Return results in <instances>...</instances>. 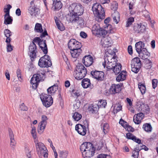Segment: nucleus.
Here are the masks:
<instances>
[{
  "mask_svg": "<svg viewBox=\"0 0 158 158\" xmlns=\"http://www.w3.org/2000/svg\"><path fill=\"white\" fill-rule=\"evenodd\" d=\"M80 149L84 158H90L94 155L95 148L91 143L85 142L81 145Z\"/></svg>",
  "mask_w": 158,
  "mask_h": 158,
  "instance_id": "nucleus-1",
  "label": "nucleus"
},
{
  "mask_svg": "<svg viewBox=\"0 0 158 158\" xmlns=\"http://www.w3.org/2000/svg\"><path fill=\"white\" fill-rule=\"evenodd\" d=\"M109 54V55L106 54V56H105V61L104 63H103V66L105 67L108 70L112 69L113 67L116 64V63L118 61L117 59V57L116 56H113V54H115V53L114 52H108Z\"/></svg>",
  "mask_w": 158,
  "mask_h": 158,
  "instance_id": "nucleus-2",
  "label": "nucleus"
},
{
  "mask_svg": "<svg viewBox=\"0 0 158 158\" xmlns=\"http://www.w3.org/2000/svg\"><path fill=\"white\" fill-rule=\"evenodd\" d=\"M95 20L100 22L105 17V13L101 5L98 3L93 5L92 8Z\"/></svg>",
  "mask_w": 158,
  "mask_h": 158,
  "instance_id": "nucleus-3",
  "label": "nucleus"
},
{
  "mask_svg": "<svg viewBox=\"0 0 158 158\" xmlns=\"http://www.w3.org/2000/svg\"><path fill=\"white\" fill-rule=\"evenodd\" d=\"M87 73L86 69L81 64H78L74 71V76L77 80L83 79Z\"/></svg>",
  "mask_w": 158,
  "mask_h": 158,
  "instance_id": "nucleus-4",
  "label": "nucleus"
},
{
  "mask_svg": "<svg viewBox=\"0 0 158 158\" xmlns=\"http://www.w3.org/2000/svg\"><path fill=\"white\" fill-rule=\"evenodd\" d=\"M69 10L70 13H73L74 14L81 15L84 12V9L81 4L73 3L69 6Z\"/></svg>",
  "mask_w": 158,
  "mask_h": 158,
  "instance_id": "nucleus-5",
  "label": "nucleus"
},
{
  "mask_svg": "<svg viewBox=\"0 0 158 158\" xmlns=\"http://www.w3.org/2000/svg\"><path fill=\"white\" fill-rule=\"evenodd\" d=\"M36 149L39 156H43L45 158H47L48 154V150L43 143L40 142L38 141H35Z\"/></svg>",
  "mask_w": 158,
  "mask_h": 158,
  "instance_id": "nucleus-6",
  "label": "nucleus"
},
{
  "mask_svg": "<svg viewBox=\"0 0 158 158\" xmlns=\"http://www.w3.org/2000/svg\"><path fill=\"white\" fill-rule=\"evenodd\" d=\"M44 76V73L41 72L38 73L36 74L33 75L30 81L33 89H36L39 82L43 79Z\"/></svg>",
  "mask_w": 158,
  "mask_h": 158,
  "instance_id": "nucleus-7",
  "label": "nucleus"
},
{
  "mask_svg": "<svg viewBox=\"0 0 158 158\" xmlns=\"http://www.w3.org/2000/svg\"><path fill=\"white\" fill-rule=\"evenodd\" d=\"M52 65L50 57L46 55L41 57L38 62V65L41 68H48Z\"/></svg>",
  "mask_w": 158,
  "mask_h": 158,
  "instance_id": "nucleus-8",
  "label": "nucleus"
},
{
  "mask_svg": "<svg viewBox=\"0 0 158 158\" xmlns=\"http://www.w3.org/2000/svg\"><path fill=\"white\" fill-rule=\"evenodd\" d=\"M43 105L46 107H48L53 103V100L51 95L46 94H42L40 97Z\"/></svg>",
  "mask_w": 158,
  "mask_h": 158,
  "instance_id": "nucleus-9",
  "label": "nucleus"
},
{
  "mask_svg": "<svg viewBox=\"0 0 158 158\" xmlns=\"http://www.w3.org/2000/svg\"><path fill=\"white\" fill-rule=\"evenodd\" d=\"M89 123L86 120L84 121L83 124H78L75 126V129L78 133L82 135H85L86 133V127H88Z\"/></svg>",
  "mask_w": 158,
  "mask_h": 158,
  "instance_id": "nucleus-10",
  "label": "nucleus"
},
{
  "mask_svg": "<svg viewBox=\"0 0 158 158\" xmlns=\"http://www.w3.org/2000/svg\"><path fill=\"white\" fill-rule=\"evenodd\" d=\"M68 46L70 50L81 49L82 47L81 43L74 39H71L69 41Z\"/></svg>",
  "mask_w": 158,
  "mask_h": 158,
  "instance_id": "nucleus-11",
  "label": "nucleus"
},
{
  "mask_svg": "<svg viewBox=\"0 0 158 158\" xmlns=\"http://www.w3.org/2000/svg\"><path fill=\"white\" fill-rule=\"evenodd\" d=\"M41 119L42 121L39 123L38 129V132L40 134L43 132L45 129L48 118L46 116L43 115L42 116Z\"/></svg>",
  "mask_w": 158,
  "mask_h": 158,
  "instance_id": "nucleus-12",
  "label": "nucleus"
},
{
  "mask_svg": "<svg viewBox=\"0 0 158 158\" xmlns=\"http://www.w3.org/2000/svg\"><path fill=\"white\" fill-rule=\"evenodd\" d=\"M29 55L32 61H33L36 57V46L34 43L31 44L29 47Z\"/></svg>",
  "mask_w": 158,
  "mask_h": 158,
  "instance_id": "nucleus-13",
  "label": "nucleus"
},
{
  "mask_svg": "<svg viewBox=\"0 0 158 158\" xmlns=\"http://www.w3.org/2000/svg\"><path fill=\"white\" fill-rule=\"evenodd\" d=\"M91 74L94 78L98 81H102L104 79V73L102 71L95 70L91 72Z\"/></svg>",
  "mask_w": 158,
  "mask_h": 158,
  "instance_id": "nucleus-14",
  "label": "nucleus"
},
{
  "mask_svg": "<svg viewBox=\"0 0 158 158\" xmlns=\"http://www.w3.org/2000/svg\"><path fill=\"white\" fill-rule=\"evenodd\" d=\"M82 63L86 67H88L91 66L93 64V59L92 57L90 55L84 56L82 60Z\"/></svg>",
  "mask_w": 158,
  "mask_h": 158,
  "instance_id": "nucleus-15",
  "label": "nucleus"
},
{
  "mask_svg": "<svg viewBox=\"0 0 158 158\" xmlns=\"http://www.w3.org/2000/svg\"><path fill=\"white\" fill-rule=\"evenodd\" d=\"M101 44L104 48H108L111 46L112 44L110 37L106 36L102 38L101 41Z\"/></svg>",
  "mask_w": 158,
  "mask_h": 158,
  "instance_id": "nucleus-16",
  "label": "nucleus"
},
{
  "mask_svg": "<svg viewBox=\"0 0 158 158\" xmlns=\"http://www.w3.org/2000/svg\"><path fill=\"white\" fill-rule=\"evenodd\" d=\"M146 29L144 25L141 23L136 24L133 27V30L136 33H143L145 31Z\"/></svg>",
  "mask_w": 158,
  "mask_h": 158,
  "instance_id": "nucleus-17",
  "label": "nucleus"
},
{
  "mask_svg": "<svg viewBox=\"0 0 158 158\" xmlns=\"http://www.w3.org/2000/svg\"><path fill=\"white\" fill-rule=\"evenodd\" d=\"M9 136L10 140V146L14 148L16 144V142L15 140V136L13 132L10 128H8Z\"/></svg>",
  "mask_w": 158,
  "mask_h": 158,
  "instance_id": "nucleus-18",
  "label": "nucleus"
},
{
  "mask_svg": "<svg viewBox=\"0 0 158 158\" xmlns=\"http://www.w3.org/2000/svg\"><path fill=\"white\" fill-rule=\"evenodd\" d=\"M120 85L112 84L110 89V91L111 94H115L118 93L121 90Z\"/></svg>",
  "mask_w": 158,
  "mask_h": 158,
  "instance_id": "nucleus-19",
  "label": "nucleus"
},
{
  "mask_svg": "<svg viewBox=\"0 0 158 158\" xmlns=\"http://www.w3.org/2000/svg\"><path fill=\"white\" fill-rule=\"evenodd\" d=\"M39 10L35 6H30L28 9V12L31 16H36L39 13Z\"/></svg>",
  "mask_w": 158,
  "mask_h": 158,
  "instance_id": "nucleus-20",
  "label": "nucleus"
},
{
  "mask_svg": "<svg viewBox=\"0 0 158 158\" xmlns=\"http://www.w3.org/2000/svg\"><path fill=\"white\" fill-rule=\"evenodd\" d=\"M139 56L143 59H147L150 56V53L146 48H143L140 52L138 53Z\"/></svg>",
  "mask_w": 158,
  "mask_h": 158,
  "instance_id": "nucleus-21",
  "label": "nucleus"
},
{
  "mask_svg": "<svg viewBox=\"0 0 158 158\" xmlns=\"http://www.w3.org/2000/svg\"><path fill=\"white\" fill-rule=\"evenodd\" d=\"M135 47L136 52L139 53L143 50V48H145V44L143 42L140 41L136 43L135 44Z\"/></svg>",
  "mask_w": 158,
  "mask_h": 158,
  "instance_id": "nucleus-22",
  "label": "nucleus"
},
{
  "mask_svg": "<svg viewBox=\"0 0 158 158\" xmlns=\"http://www.w3.org/2000/svg\"><path fill=\"white\" fill-rule=\"evenodd\" d=\"M40 48L42 50L44 54H46L48 53V48L46 43V40H42L38 44Z\"/></svg>",
  "mask_w": 158,
  "mask_h": 158,
  "instance_id": "nucleus-23",
  "label": "nucleus"
},
{
  "mask_svg": "<svg viewBox=\"0 0 158 158\" xmlns=\"http://www.w3.org/2000/svg\"><path fill=\"white\" fill-rule=\"evenodd\" d=\"M80 15H77L76 14H74L73 13L70 12L69 18L68 17L67 18H69L68 20L69 22L75 23L76 22L77 19H79V16Z\"/></svg>",
  "mask_w": 158,
  "mask_h": 158,
  "instance_id": "nucleus-24",
  "label": "nucleus"
},
{
  "mask_svg": "<svg viewBox=\"0 0 158 158\" xmlns=\"http://www.w3.org/2000/svg\"><path fill=\"white\" fill-rule=\"evenodd\" d=\"M112 16L114 22L116 24L118 23L120 21V19L119 13L117 11H115L113 12H112Z\"/></svg>",
  "mask_w": 158,
  "mask_h": 158,
  "instance_id": "nucleus-25",
  "label": "nucleus"
},
{
  "mask_svg": "<svg viewBox=\"0 0 158 158\" xmlns=\"http://www.w3.org/2000/svg\"><path fill=\"white\" fill-rule=\"evenodd\" d=\"M126 136L127 139H132L136 143L140 144L141 143V140L134 136L132 134L130 133H128L126 134Z\"/></svg>",
  "mask_w": 158,
  "mask_h": 158,
  "instance_id": "nucleus-26",
  "label": "nucleus"
},
{
  "mask_svg": "<svg viewBox=\"0 0 158 158\" xmlns=\"http://www.w3.org/2000/svg\"><path fill=\"white\" fill-rule=\"evenodd\" d=\"M127 72L126 71H122L120 74L117 77L116 80L118 82L122 81L126 79V76Z\"/></svg>",
  "mask_w": 158,
  "mask_h": 158,
  "instance_id": "nucleus-27",
  "label": "nucleus"
},
{
  "mask_svg": "<svg viewBox=\"0 0 158 158\" xmlns=\"http://www.w3.org/2000/svg\"><path fill=\"white\" fill-rule=\"evenodd\" d=\"M81 52L82 50L81 49H76L71 50L70 53L73 57L76 58L78 57L80 55Z\"/></svg>",
  "mask_w": 158,
  "mask_h": 158,
  "instance_id": "nucleus-28",
  "label": "nucleus"
},
{
  "mask_svg": "<svg viewBox=\"0 0 158 158\" xmlns=\"http://www.w3.org/2000/svg\"><path fill=\"white\" fill-rule=\"evenodd\" d=\"M58 89L57 85H54L49 87L47 90L48 95H52Z\"/></svg>",
  "mask_w": 158,
  "mask_h": 158,
  "instance_id": "nucleus-29",
  "label": "nucleus"
},
{
  "mask_svg": "<svg viewBox=\"0 0 158 158\" xmlns=\"http://www.w3.org/2000/svg\"><path fill=\"white\" fill-rule=\"evenodd\" d=\"M131 64L134 65V67L137 66L138 67H141V61L139 58L138 57H136L133 59L131 60Z\"/></svg>",
  "mask_w": 158,
  "mask_h": 158,
  "instance_id": "nucleus-30",
  "label": "nucleus"
},
{
  "mask_svg": "<svg viewBox=\"0 0 158 158\" xmlns=\"http://www.w3.org/2000/svg\"><path fill=\"white\" fill-rule=\"evenodd\" d=\"M4 35L6 37L5 42H9L11 41V39L10 37L12 35V32L8 29H5L4 31Z\"/></svg>",
  "mask_w": 158,
  "mask_h": 158,
  "instance_id": "nucleus-31",
  "label": "nucleus"
},
{
  "mask_svg": "<svg viewBox=\"0 0 158 158\" xmlns=\"http://www.w3.org/2000/svg\"><path fill=\"white\" fill-rule=\"evenodd\" d=\"M112 69L115 74L119 73L121 70L122 66L119 63H117Z\"/></svg>",
  "mask_w": 158,
  "mask_h": 158,
  "instance_id": "nucleus-32",
  "label": "nucleus"
},
{
  "mask_svg": "<svg viewBox=\"0 0 158 158\" xmlns=\"http://www.w3.org/2000/svg\"><path fill=\"white\" fill-rule=\"evenodd\" d=\"M4 23L6 25L11 24L12 23L13 19L10 15H4Z\"/></svg>",
  "mask_w": 158,
  "mask_h": 158,
  "instance_id": "nucleus-33",
  "label": "nucleus"
},
{
  "mask_svg": "<svg viewBox=\"0 0 158 158\" xmlns=\"http://www.w3.org/2000/svg\"><path fill=\"white\" fill-rule=\"evenodd\" d=\"M55 20L58 28L61 31L64 30H65L64 26H63V24L61 23L57 17H56V18H55Z\"/></svg>",
  "mask_w": 158,
  "mask_h": 158,
  "instance_id": "nucleus-34",
  "label": "nucleus"
},
{
  "mask_svg": "<svg viewBox=\"0 0 158 158\" xmlns=\"http://www.w3.org/2000/svg\"><path fill=\"white\" fill-rule=\"evenodd\" d=\"M53 4L55 7V10H58L61 9L62 6V4L61 1L57 0H54Z\"/></svg>",
  "mask_w": 158,
  "mask_h": 158,
  "instance_id": "nucleus-35",
  "label": "nucleus"
},
{
  "mask_svg": "<svg viewBox=\"0 0 158 158\" xmlns=\"http://www.w3.org/2000/svg\"><path fill=\"white\" fill-rule=\"evenodd\" d=\"M143 129L147 132H150L152 130V127L149 123H145L143 124Z\"/></svg>",
  "mask_w": 158,
  "mask_h": 158,
  "instance_id": "nucleus-36",
  "label": "nucleus"
},
{
  "mask_svg": "<svg viewBox=\"0 0 158 158\" xmlns=\"http://www.w3.org/2000/svg\"><path fill=\"white\" fill-rule=\"evenodd\" d=\"M90 80L88 78H84L82 81L81 85L85 88L88 87L90 85Z\"/></svg>",
  "mask_w": 158,
  "mask_h": 158,
  "instance_id": "nucleus-37",
  "label": "nucleus"
},
{
  "mask_svg": "<svg viewBox=\"0 0 158 158\" xmlns=\"http://www.w3.org/2000/svg\"><path fill=\"white\" fill-rule=\"evenodd\" d=\"M144 147H145L146 146L144 145H143L142 147V148L141 149L137 148H135L134 150L132 152V156L134 157V158H138L139 155V151L141 149H143Z\"/></svg>",
  "mask_w": 158,
  "mask_h": 158,
  "instance_id": "nucleus-38",
  "label": "nucleus"
},
{
  "mask_svg": "<svg viewBox=\"0 0 158 158\" xmlns=\"http://www.w3.org/2000/svg\"><path fill=\"white\" fill-rule=\"evenodd\" d=\"M72 117L74 120L78 121L81 119L82 115L81 114L77 112H75L73 113Z\"/></svg>",
  "mask_w": 158,
  "mask_h": 158,
  "instance_id": "nucleus-39",
  "label": "nucleus"
},
{
  "mask_svg": "<svg viewBox=\"0 0 158 158\" xmlns=\"http://www.w3.org/2000/svg\"><path fill=\"white\" fill-rule=\"evenodd\" d=\"M134 5V2H130L129 4V9L130 13L131 15L134 14L135 13V10H134L135 8Z\"/></svg>",
  "mask_w": 158,
  "mask_h": 158,
  "instance_id": "nucleus-40",
  "label": "nucleus"
},
{
  "mask_svg": "<svg viewBox=\"0 0 158 158\" xmlns=\"http://www.w3.org/2000/svg\"><path fill=\"white\" fill-rule=\"evenodd\" d=\"M59 156L62 158H66L68 156L69 152L68 151H60L59 152Z\"/></svg>",
  "mask_w": 158,
  "mask_h": 158,
  "instance_id": "nucleus-41",
  "label": "nucleus"
},
{
  "mask_svg": "<svg viewBox=\"0 0 158 158\" xmlns=\"http://www.w3.org/2000/svg\"><path fill=\"white\" fill-rule=\"evenodd\" d=\"M107 34L106 31L105 30L104 28L103 29L101 27L99 30L98 31L97 34L96 35H97L98 36H104Z\"/></svg>",
  "mask_w": 158,
  "mask_h": 158,
  "instance_id": "nucleus-42",
  "label": "nucleus"
},
{
  "mask_svg": "<svg viewBox=\"0 0 158 158\" xmlns=\"http://www.w3.org/2000/svg\"><path fill=\"white\" fill-rule=\"evenodd\" d=\"M101 28L99 24H94L92 28L93 33L96 35L97 34L98 31Z\"/></svg>",
  "mask_w": 158,
  "mask_h": 158,
  "instance_id": "nucleus-43",
  "label": "nucleus"
},
{
  "mask_svg": "<svg viewBox=\"0 0 158 158\" xmlns=\"http://www.w3.org/2000/svg\"><path fill=\"white\" fill-rule=\"evenodd\" d=\"M34 30L36 32L41 33L43 31L42 25L39 23L36 24Z\"/></svg>",
  "mask_w": 158,
  "mask_h": 158,
  "instance_id": "nucleus-44",
  "label": "nucleus"
},
{
  "mask_svg": "<svg viewBox=\"0 0 158 158\" xmlns=\"http://www.w3.org/2000/svg\"><path fill=\"white\" fill-rule=\"evenodd\" d=\"M104 28L107 31V34L112 33V27L110 24H106L104 26Z\"/></svg>",
  "mask_w": 158,
  "mask_h": 158,
  "instance_id": "nucleus-45",
  "label": "nucleus"
},
{
  "mask_svg": "<svg viewBox=\"0 0 158 158\" xmlns=\"http://www.w3.org/2000/svg\"><path fill=\"white\" fill-rule=\"evenodd\" d=\"M122 109V106L121 104H118L116 105L114 107L113 113L115 114L121 110Z\"/></svg>",
  "mask_w": 158,
  "mask_h": 158,
  "instance_id": "nucleus-46",
  "label": "nucleus"
},
{
  "mask_svg": "<svg viewBox=\"0 0 158 158\" xmlns=\"http://www.w3.org/2000/svg\"><path fill=\"white\" fill-rule=\"evenodd\" d=\"M138 87L142 94H143L145 93L146 87L145 85L143 84H142L141 83H139L138 84Z\"/></svg>",
  "mask_w": 158,
  "mask_h": 158,
  "instance_id": "nucleus-47",
  "label": "nucleus"
},
{
  "mask_svg": "<svg viewBox=\"0 0 158 158\" xmlns=\"http://www.w3.org/2000/svg\"><path fill=\"white\" fill-rule=\"evenodd\" d=\"M31 133L32 135L33 138L34 139V141L35 143V141L36 140L38 141L37 138L36 133V128L34 127H32V129L31 131Z\"/></svg>",
  "mask_w": 158,
  "mask_h": 158,
  "instance_id": "nucleus-48",
  "label": "nucleus"
},
{
  "mask_svg": "<svg viewBox=\"0 0 158 158\" xmlns=\"http://www.w3.org/2000/svg\"><path fill=\"white\" fill-rule=\"evenodd\" d=\"M99 106L98 105L95 104L93 105L92 106L89 107V109L92 113H95L99 109Z\"/></svg>",
  "mask_w": 158,
  "mask_h": 158,
  "instance_id": "nucleus-49",
  "label": "nucleus"
},
{
  "mask_svg": "<svg viewBox=\"0 0 158 158\" xmlns=\"http://www.w3.org/2000/svg\"><path fill=\"white\" fill-rule=\"evenodd\" d=\"M103 131L104 133L105 134L108 131L109 128V125L108 123H105L101 125Z\"/></svg>",
  "mask_w": 158,
  "mask_h": 158,
  "instance_id": "nucleus-50",
  "label": "nucleus"
},
{
  "mask_svg": "<svg viewBox=\"0 0 158 158\" xmlns=\"http://www.w3.org/2000/svg\"><path fill=\"white\" fill-rule=\"evenodd\" d=\"M144 104L140 103H137L136 105V109L138 111H142V108L144 106Z\"/></svg>",
  "mask_w": 158,
  "mask_h": 158,
  "instance_id": "nucleus-51",
  "label": "nucleus"
},
{
  "mask_svg": "<svg viewBox=\"0 0 158 158\" xmlns=\"http://www.w3.org/2000/svg\"><path fill=\"white\" fill-rule=\"evenodd\" d=\"M11 6L10 5L8 4L7 6L6 7H4V12L6 13L5 15H10V9L11 8Z\"/></svg>",
  "mask_w": 158,
  "mask_h": 158,
  "instance_id": "nucleus-52",
  "label": "nucleus"
},
{
  "mask_svg": "<svg viewBox=\"0 0 158 158\" xmlns=\"http://www.w3.org/2000/svg\"><path fill=\"white\" fill-rule=\"evenodd\" d=\"M106 104V100H104L100 101L98 103V105L100 107L105 108Z\"/></svg>",
  "mask_w": 158,
  "mask_h": 158,
  "instance_id": "nucleus-53",
  "label": "nucleus"
},
{
  "mask_svg": "<svg viewBox=\"0 0 158 158\" xmlns=\"http://www.w3.org/2000/svg\"><path fill=\"white\" fill-rule=\"evenodd\" d=\"M134 21V18L131 17L129 18L127 21L126 27H128L131 26Z\"/></svg>",
  "mask_w": 158,
  "mask_h": 158,
  "instance_id": "nucleus-54",
  "label": "nucleus"
},
{
  "mask_svg": "<svg viewBox=\"0 0 158 158\" xmlns=\"http://www.w3.org/2000/svg\"><path fill=\"white\" fill-rule=\"evenodd\" d=\"M131 71L134 73H136L139 71L141 67H138L137 66L134 67V65L131 64Z\"/></svg>",
  "mask_w": 158,
  "mask_h": 158,
  "instance_id": "nucleus-55",
  "label": "nucleus"
},
{
  "mask_svg": "<svg viewBox=\"0 0 158 158\" xmlns=\"http://www.w3.org/2000/svg\"><path fill=\"white\" fill-rule=\"evenodd\" d=\"M84 21L81 18L79 17V19H77V20L75 23H77L80 27H82L84 25Z\"/></svg>",
  "mask_w": 158,
  "mask_h": 158,
  "instance_id": "nucleus-56",
  "label": "nucleus"
},
{
  "mask_svg": "<svg viewBox=\"0 0 158 158\" xmlns=\"http://www.w3.org/2000/svg\"><path fill=\"white\" fill-rule=\"evenodd\" d=\"M10 41L9 42H6L7 43L6 44V49L7 51L8 52H10L13 50V47L11 46L10 44Z\"/></svg>",
  "mask_w": 158,
  "mask_h": 158,
  "instance_id": "nucleus-57",
  "label": "nucleus"
},
{
  "mask_svg": "<svg viewBox=\"0 0 158 158\" xmlns=\"http://www.w3.org/2000/svg\"><path fill=\"white\" fill-rule=\"evenodd\" d=\"M138 117L135 115L134 116L133 118V121L135 124H139L141 122V119H139V118Z\"/></svg>",
  "mask_w": 158,
  "mask_h": 158,
  "instance_id": "nucleus-58",
  "label": "nucleus"
},
{
  "mask_svg": "<svg viewBox=\"0 0 158 158\" xmlns=\"http://www.w3.org/2000/svg\"><path fill=\"white\" fill-rule=\"evenodd\" d=\"M144 106L142 108V111L146 113H148L149 111V108L147 105L144 104Z\"/></svg>",
  "mask_w": 158,
  "mask_h": 158,
  "instance_id": "nucleus-59",
  "label": "nucleus"
},
{
  "mask_svg": "<svg viewBox=\"0 0 158 158\" xmlns=\"http://www.w3.org/2000/svg\"><path fill=\"white\" fill-rule=\"evenodd\" d=\"M118 8V4L116 2H114L111 5V9L113 10L114 12L115 11H117L116 10Z\"/></svg>",
  "mask_w": 158,
  "mask_h": 158,
  "instance_id": "nucleus-60",
  "label": "nucleus"
},
{
  "mask_svg": "<svg viewBox=\"0 0 158 158\" xmlns=\"http://www.w3.org/2000/svg\"><path fill=\"white\" fill-rule=\"evenodd\" d=\"M143 15L145 17L147 20L150 19V17L149 15V13L147 10H144L143 12Z\"/></svg>",
  "mask_w": 158,
  "mask_h": 158,
  "instance_id": "nucleus-61",
  "label": "nucleus"
},
{
  "mask_svg": "<svg viewBox=\"0 0 158 158\" xmlns=\"http://www.w3.org/2000/svg\"><path fill=\"white\" fill-rule=\"evenodd\" d=\"M25 151L27 154V156L28 158H31V151H29V149L27 148H25Z\"/></svg>",
  "mask_w": 158,
  "mask_h": 158,
  "instance_id": "nucleus-62",
  "label": "nucleus"
},
{
  "mask_svg": "<svg viewBox=\"0 0 158 158\" xmlns=\"http://www.w3.org/2000/svg\"><path fill=\"white\" fill-rule=\"evenodd\" d=\"M157 82L158 81L157 79H153L152 80V86L153 89H154L156 87Z\"/></svg>",
  "mask_w": 158,
  "mask_h": 158,
  "instance_id": "nucleus-63",
  "label": "nucleus"
},
{
  "mask_svg": "<svg viewBox=\"0 0 158 158\" xmlns=\"http://www.w3.org/2000/svg\"><path fill=\"white\" fill-rule=\"evenodd\" d=\"M98 158H111V157L109 155L101 154L98 156Z\"/></svg>",
  "mask_w": 158,
  "mask_h": 158,
  "instance_id": "nucleus-64",
  "label": "nucleus"
}]
</instances>
